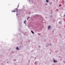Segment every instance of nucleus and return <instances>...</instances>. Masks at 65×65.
Wrapping results in <instances>:
<instances>
[{"mask_svg": "<svg viewBox=\"0 0 65 65\" xmlns=\"http://www.w3.org/2000/svg\"><path fill=\"white\" fill-rule=\"evenodd\" d=\"M48 30H49V29H51V26H48Z\"/></svg>", "mask_w": 65, "mask_h": 65, "instance_id": "nucleus-1", "label": "nucleus"}, {"mask_svg": "<svg viewBox=\"0 0 65 65\" xmlns=\"http://www.w3.org/2000/svg\"><path fill=\"white\" fill-rule=\"evenodd\" d=\"M17 10H18V8H17L16 9H15L14 11H15V12L16 11V12H17Z\"/></svg>", "mask_w": 65, "mask_h": 65, "instance_id": "nucleus-2", "label": "nucleus"}, {"mask_svg": "<svg viewBox=\"0 0 65 65\" xmlns=\"http://www.w3.org/2000/svg\"><path fill=\"white\" fill-rule=\"evenodd\" d=\"M54 63H56V62H57V61H56V60H54Z\"/></svg>", "mask_w": 65, "mask_h": 65, "instance_id": "nucleus-3", "label": "nucleus"}, {"mask_svg": "<svg viewBox=\"0 0 65 65\" xmlns=\"http://www.w3.org/2000/svg\"><path fill=\"white\" fill-rule=\"evenodd\" d=\"M31 33H32V34H34V33L33 32V31H31Z\"/></svg>", "mask_w": 65, "mask_h": 65, "instance_id": "nucleus-4", "label": "nucleus"}, {"mask_svg": "<svg viewBox=\"0 0 65 65\" xmlns=\"http://www.w3.org/2000/svg\"><path fill=\"white\" fill-rule=\"evenodd\" d=\"M12 11V12H15L14 10V11Z\"/></svg>", "mask_w": 65, "mask_h": 65, "instance_id": "nucleus-5", "label": "nucleus"}, {"mask_svg": "<svg viewBox=\"0 0 65 65\" xmlns=\"http://www.w3.org/2000/svg\"><path fill=\"white\" fill-rule=\"evenodd\" d=\"M16 49H17V50H19V48H18V47H17L16 48Z\"/></svg>", "mask_w": 65, "mask_h": 65, "instance_id": "nucleus-6", "label": "nucleus"}, {"mask_svg": "<svg viewBox=\"0 0 65 65\" xmlns=\"http://www.w3.org/2000/svg\"><path fill=\"white\" fill-rule=\"evenodd\" d=\"M46 2H48V0H46Z\"/></svg>", "mask_w": 65, "mask_h": 65, "instance_id": "nucleus-7", "label": "nucleus"}, {"mask_svg": "<svg viewBox=\"0 0 65 65\" xmlns=\"http://www.w3.org/2000/svg\"><path fill=\"white\" fill-rule=\"evenodd\" d=\"M63 62L64 63V64H65V61H63Z\"/></svg>", "mask_w": 65, "mask_h": 65, "instance_id": "nucleus-8", "label": "nucleus"}, {"mask_svg": "<svg viewBox=\"0 0 65 65\" xmlns=\"http://www.w3.org/2000/svg\"><path fill=\"white\" fill-rule=\"evenodd\" d=\"M25 21L24 22V23H25V24H26V23H25Z\"/></svg>", "mask_w": 65, "mask_h": 65, "instance_id": "nucleus-9", "label": "nucleus"}, {"mask_svg": "<svg viewBox=\"0 0 65 65\" xmlns=\"http://www.w3.org/2000/svg\"><path fill=\"white\" fill-rule=\"evenodd\" d=\"M38 35H40V34H38Z\"/></svg>", "mask_w": 65, "mask_h": 65, "instance_id": "nucleus-10", "label": "nucleus"}, {"mask_svg": "<svg viewBox=\"0 0 65 65\" xmlns=\"http://www.w3.org/2000/svg\"><path fill=\"white\" fill-rule=\"evenodd\" d=\"M29 19V18H27V20H28Z\"/></svg>", "mask_w": 65, "mask_h": 65, "instance_id": "nucleus-11", "label": "nucleus"}, {"mask_svg": "<svg viewBox=\"0 0 65 65\" xmlns=\"http://www.w3.org/2000/svg\"><path fill=\"white\" fill-rule=\"evenodd\" d=\"M30 18V17H29L28 18V19H29V18Z\"/></svg>", "mask_w": 65, "mask_h": 65, "instance_id": "nucleus-12", "label": "nucleus"}, {"mask_svg": "<svg viewBox=\"0 0 65 65\" xmlns=\"http://www.w3.org/2000/svg\"><path fill=\"white\" fill-rule=\"evenodd\" d=\"M65 15H64V17H65Z\"/></svg>", "mask_w": 65, "mask_h": 65, "instance_id": "nucleus-13", "label": "nucleus"}, {"mask_svg": "<svg viewBox=\"0 0 65 65\" xmlns=\"http://www.w3.org/2000/svg\"><path fill=\"white\" fill-rule=\"evenodd\" d=\"M52 17V16H51V17Z\"/></svg>", "mask_w": 65, "mask_h": 65, "instance_id": "nucleus-14", "label": "nucleus"}]
</instances>
